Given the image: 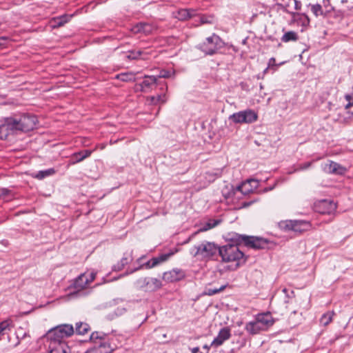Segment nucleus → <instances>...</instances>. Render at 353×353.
Wrapping results in <instances>:
<instances>
[{
	"mask_svg": "<svg viewBox=\"0 0 353 353\" xmlns=\"http://www.w3.org/2000/svg\"><path fill=\"white\" fill-rule=\"evenodd\" d=\"M37 119L34 115L24 114L19 119L8 118L4 124L0 126V132L4 131L5 134L1 138L6 137L10 133L17 131L28 132L35 127Z\"/></svg>",
	"mask_w": 353,
	"mask_h": 353,
	"instance_id": "obj_1",
	"label": "nucleus"
},
{
	"mask_svg": "<svg viewBox=\"0 0 353 353\" xmlns=\"http://www.w3.org/2000/svg\"><path fill=\"white\" fill-rule=\"evenodd\" d=\"M90 339L94 347L86 353H94L97 350L99 353H112L117 348V345L114 343V337L104 332H94L90 335Z\"/></svg>",
	"mask_w": 353,
	"mask_h": 353,
	"instance_id": "obj_2",
	"label": "nucleus"
},
{
	"mask_svg": "<svg viewBox=\"0 0 353 353\" xmlns=\"http://www.w3.org/2000/svg\"><path fill=\"white\" fill-rule=\"evenodd\" d=\"M219 247L214 243L203 241L197 245H194L190 248V254L201 259H208L216 255L218 252Z\"/></svg>",
	"mask_w": 353,
	"mask_h": 353,
	"instance_id": "obj_3",
	"label": "nucleus"
},
{
	"mask_svg": "<svg viewBox=\"0 0 353 353\" xmlns=\"http://www.w3.org/2000/svg\"><path fill=\"white\" fill-rule=\"evenodd\" d=\"M218 252L224 262L239 261L243 256V253L236 245L228 244L219 248Z\"/></svg>",
	"mask_w": 353,
	"mask_h": 353,
	"instance_id": "obj_4",
	"label": "nucleus"
},
{
	"mask_svg": "<svg viewBox=\"0 0 353 353\" xmlns=\"http://www.w3.org/2000/svg\"><path fill=\"white\" fill-rule=\"evenodd\" d=\"M74 332V330L72 325H60L49 330L47 334V338L48 339L65 341V338L70 336Z\"/></svg>",
	"mask_w": 353,
	"mask_h": 353,
	"instance_id": "obj_5",
	"label": "nucleus"
},
{
	"mask_svg": "<svg viewBox=\"0 0 353 353\" xmlns=\"http://www.w3.org/2000/svg\"><path fill=\"white\" fill-rule=\"evenodd\" d=\"M134 285L137 288L145 292H154L162 286L159 279L152 277H141L136 281Z\"/></svg>",
	"mask_w": 353,
	"mask_h": 353,
	"instance_id": "obj_6",
	"label": "nucleus"
},
{
	"mask_svg": "<svg viewBox=\"0 0 353 353\" xmlns=\"http://www.w3.org/2000/svg\"><path fill=\"white\" fill-rule=\"evenodd\" d=\"M229 119L235 123H252L257 120L258 116L254 110L248 109L234 113Z\"/></svg>",
	"mask_w": 353,
	"mask_h": 353,
	"instance_id": "obj_7",
	"label": "nucleus"
},
{
	"mask_svg": "<svg viewBox=\"0 0 353 353\" xmlns=\"http://www.w3.org/2000/svg\"><path fill=\"white\" fill-rule=\"evenodd\" d=\"M97 272L92 271L80 274L74 281V288L77 290V292L72 293L71 295H77L79 291L87 288L92 282L96 276Z\"/></svg>",
	"mask_w": 353,
	"mask_h": 353,
	"instance_id": "obj_8",
	"label": "nucleus"
},
{
	"mask_svg": "<svg viewBox=\"0 0 353 353\" xmlns=\"http://www.w3.org/2000/svg\"><path fill=\"white\" fill-rule=\"evenodd\" d=\"M221 39L216 34H212L206 39L205 41L200 45L199 48L205 54L212 55L216 52L220 45Z\"/></svg>",
	"mask_w": 353,
	"mask_h": 353,
	"instance_id": "obj_9",
	"label": "nucleus"
},
{
	"mask_svg": "<svg viewBox=\"0 0 353 353\" xmlns=\"http://www.w3.org/2000/svg\"><path fill=\"white\" fill-rule=\"evenodd\" d=\"M285 228L295 232L302 233L311 228L309 221L303 220H290L285 222Z\"/></svg>",
	"mask_w": 353,
	"mask_h": 353,
	"instance_id": "obj_10",
	"label": "nucleus"
},
{
	"mask_svg": "<svg viewBox=\"0 0 353 353\" xmlns=\"http://www.w3.org/2000/svg\"><path fill=\"white\" fill-rule=\"evenodd\" d=\"M49 353H70V349L65 341L48 339Z\"/></svg>",
	"mask_w": 353,
	"mask_h": 353,
	"instance_id": "obj_11",
	"label": "nucleus"
},
{
	"mask_svg": "<svg viewBox=\"0 0 353 353\" xmlns=\"http://www.w3.org/2000/svg\"><path fill=\"white\" fill-rule=\"evenodd\" d=\"M321 168L323 170V172L327 174H334L339 175L344 174L347 171L345 168L332 161H327L322 163Z\"/></svg>",
	"mask_w": 353,
	"mask_h": 353,
	"instance_id": "obj_12",
	"label": "nucleus"
},
{
	"mask_svg": "<svg viewBox=\"0 0 353 353\" xmlns=\"http://www.w3.org/2000/svg\"><path fill=\"white\" fill-rule=\"evenodd\" d=\"M336 210V204L332 200H321L315 204V210L321 214H332Z\"/></svg>",
	"mask_w": 353,
	"mask_h": 353,
	"instance_id": "obj_13",
	"label": "nucleus"
},
{
	"mask_svg": "<svg viewBox=\"0 0 353 353\" xmlns=\"http://www.w3.org/2000/svg\"><path fill=\"white\" fill-rule=\"evenodd\" d=\"M231 336L230 330L228 327H223L220 330L217 336L212 341L210 346L216 348L223 344Z\"/></svg>",
	"mask_w": 353,
	"mask_h": 353,
	"instance_id": "obj_14",
	"label": "nucleus"
},
{
	"mask_svg": "<svg viewBox=\"0 0 353 353\" xmlns=\"http://www.w3.org/2000/svg\"><path fill=\"white\" fill-rule=\"evenodd\" d=\"M185 276L183 270L178 268L165 272L163 275V279L168 283L179 281L183 279Z\"/></svg>",
	"mask_w": 353,
	"mask_h": 353,
	"instance_id": "obj_15",
	"label": "nucleus"
},
{
	"mask_svg": "<svg viewBox=\"0 0 353 353\" xmlns=\"http://www.w3.org/2000/svg\"><path fill=\"white\" fill-rule=\"evenodd\" d=\"M242 240L245 244L254 249L264 248L267 245V241L255 236H242Z\"/></svg>",
	"mask_w": 353,
	"mask_h": 353,
	"instance_id": "obj_16",
	"label": "nucleus"
},
{
	"mask_svg": "<svg viewBox=\"0 0 353 353\" xmlns=\"http://www.w3.org/2000/svg\"><path fill=\"white\" fill-rule=\"evenodd\" d=\"M259 186V181L255 179H249L237 187V190L243 194H248Z\"/></svg>",
	"mask_w": 353,
	"mask_h": 353,
	"instance_id": "obj_17",
	"label": "nucleus"
},
{
	"mask_svg": "<svg viewBox=\"0 0 353 353\" xmlns=\"http://www.w3.org/2000/svg\"><path fill=\"white\" fill-rule=\"evenodd\" d=\"M92 152V150H85L74 153L70 157L69 164L74 165L83 161L85 159L89 157Z\"/></svg>",
	"mask_w": 353,
	"mask_h": 353,
	"instance_id": "obj_18",
	"label": "nucleus"
},
{
	"mask_svg": "<svg viewBox=\"0 0 353 353\" xmlns=\"http://www.w3.org/2000/svg\"><path fill=\"white\" fill-rule=\"evenodd\" d=\"M172 255V253H168L161 254L158 257H154L151 260L148 261L144 265L147 268H152L157 265L167 261Z\"/></svg>",
	"mask_w": 353,
	"mask_h": 353,
	"instance_id": "obj_19",
	"label": "nucleus"
},
{
	"mask_svg": "<svg viewBox=\"0 0 353 353\" xmlns=\"http://www.w3.org/2000/svg\"><path fill=\"white\" fill-rule=\"evenodd\" d=\"M154 27L147 23H139L132 28V31L134 34L143 32L148 34L152 32Z\"/></svg>",
	"mask_w": 353,
	"mask_h": 353,
	"instance_id": "obj_20",
	"label": "nucleus"
},
{
	"mask_svg": "<svg viewBox=\"0 0 353 353\" xmlns=\"http://www.w3.org/2000/svg\"><path fill=\"white\" fill-rule=\"evenodd\" d=\"M157 81V77L156 76H145V79L137 86L140 88L141 91L145 92L146 89L151 88Z\"/></svg>",
	"mask_w": 353,
	"mask_h": 353,
	"instance_id": "obj_21",
	"label": "nucleus"
},
{
	"mask_svg": "<svg viewBox=\"0 0 353 353\" xmlns=\"http://www.w3.org/2000/svg\"><path fill=\"white\" fill-rule=\"evenodd\" d=\"M196 10L193 9H181L177 12L176 17L183 21L196 16Z\"/></svg>",
	"mask_w": 353,
	"mask_h": 353,
	"instance_id": "obj_22",
	"label": "nucleus"
},
{
	"mask_svg": "<svg viewBox=\"0 0 353 353\" xmlns=\"http://www.w3.org/2000/svg\"><path fill=\"white\" fill-rule=\"evenodd\" d=\"M256 319L258 320L261 323H263L266 327H270L274 323L273 319L270 313H264L258 314L256 316Z\"/></svg>",
	"mask_w": 353,
	"mask_h": 353,
	"instance_id": "obj_23",
	"label": "nucleus"
},
{
	"mask_svg": "<svg viewBox=\"0 0 353 353\" xmlns=\"http://www.w3.org/2000/svg\"><path fill=\"white\" fill-rule=\"evenodd\" d=\"M14 324L10 319H7L0 323V335L5 334L6 331H10L13 328Z\"/></svg>",
	"mask_w": 353,
	"mask_h": 353,
	"instance_id": "obj_24",
	"label": "nucleus"
},
{
	"mask_svg": "<svg viewBox=\"0 0 353 353\" xmlns=\"http://www.w3.org/2000/svg\"><path fill=\"white\" fill-rule=\"evenodd\" d=\"M245 330L250 334H256L261 332L259 326L256 323L255 320L248 322L245 325Z\"/></svg>",
	"mask_w": 353,
	"mask_h": 353,
	"instance_id": "obj_25",
	"label": "nucleus"
},
{
	"mask_svg": "<svg viewBox=\"0 0 353 353\" xmlns=\"http://www.w3.org/2000/svg\"><path fill=\"white\" fill-rule=\"evenodd\" d=\"M299 39L298 34L294 31H289L285 32L281 37L283 42L287 43L289 41H296Z\"/></svg>",
	"mask_w": 353,
	"mask_h": 353,
	"instance_id": "obj_26",
	"label": "nucleus"
},
{
	"mask_svg": "<svg viewBox=\"0 0 353 353\" xmlns=\"http://www.w3.org/2000/svg\"><path fill=\"white\" fill-rule=\"evenodd\" d=\"M148 53H145L141 50H132V51L128 52L127 57L129 59H137L143 55V57H141V59H147L146 55H148Z\"/></svg>",
	"mask_w": 353,
	"mask_h": 353,
	"instance_id": "obj_27",
	"label": "nucleus"
},
{
	"mask_svg": "<svg viewBox=\"0 0 353 353\" xmlns=\"http://www.w3.org/2000/svg\"><path fill=\"white\" fill-rule=\"evenodd\" d=\"M90 330V326L85 323H77L76 324V333L78 334H85Z\"/></svg>",
	"mask_w": 353,
	"mask_h": 353,
	"instance_id": "obj_28",
	"label": "nucleus"
},
{
	"mask_svg": "<svg viewBox=\"0 0 353 353\" xmlns=\"http://www.w3.org/2000/svg\"><path fill=\"white\" fill-rule=\"evenodd\" d=\"M132 260L131 256H123L119 263L114 265V270H121L127 264H128Z\"/></svg>",
	"mask_w": 353,
	"mask_h": 353,
	"instance_id": "obj_29",
	"label": "nucleus"
},
{
	"mask_svg": "<svg viewBox=\"0 0 353 353\" xmlns=\"http://www.w3.org/2000/svg\"><path fill=\"white\" fill-rule=\"evenodd\" d=\"M117 79L122 81H132L135 79V74L132 72L121 73L117 75Z\"/></svg>",
	"mask_w": 353,
	"mask_h": 353,
	"instance_id": "obj_30",
	"label": "nucleus"
},
{
	"mask_svg": "<svg viewBox=\"0 0 353 353\" xmlns=\"http://www.w3.org/2000/svg\"><path fill=\"white\" fill-rule=\"evenodd\" d=\"M333 315V312H327L324 314L320 319L321 324L324 326L327 325L332 321Z\"/></svg>",
	"mask_w": 353,
	"mask_h": 353,
	"instance_id": "obj_31",
	"label": "nucleus"
},
{
	"mask_svg": "<svg viewBox=\"0 0 353 353\" xmlns=\"http://www.w3.org/2000/svg\"><path fill=\"white\" fill-rule=\"evenodd\" d=\"M220 223V221L219 220H210L208 222H207L202 228L200 229V231H207L210 229H212L216 225H219Z\"/></svg>",
	"mask_w": 353,
	"mask_h": 353,
	"instance_id": "obj_32",
	"label": "nucleus"
},
{
	"mask_svg": "<svg viewBox=\"0 0 353 353\" xmlns=\"http://www.w3.org/2000/svg\"><path fill=\"white\" fill-rule=\"evenodd\" d=\"M54 172V171L53 169H49V170H44V171H40L37 174L36 177L39 179H42L44 177L53 174Z\"/></svg>",
	"mask_w": 353,
	"mask_h": 353,
	"instance_id": "obj_33",
	"label": "nucleus"
},
{
	"mask_svg": "<svg viewBox=\"0 0 353 353\" xmlns=\"http://www.w3.org/2000/svg\"><path fill=\"white\" fill-rule=\"evenodd\" d=\"M311 10L312 12L314 14V15L316 17L323 14V9L321 6L319 4L312 5Z\"/></svg>",
	"mask_w": 353,
	"mask_h": 353,
	"instance_id": "obj_34",
	"label": "nucleus"
},
{
	"mask_svg": "<svg viewBox=\"0 0 353 353\" xmlns=\"http://www.w3.org/2000/svg\"><path fill=\"white\" fill-rule=\"evenodd\" d=\"M71 18V16L63 15L61 17L57 19V24L58 26H63L65 23H67L69 19Z\"/></svg>",
	"mask_w": 353,
	"mask_h": 353,
	"instance_id": "obj_35",
	"label": "nucleus"
},
{
	"mask_svg": "<svg viewBox=\"0 0 353 353\" xmlns=\"http://www.w3.org/2000/svg\"><path fill=\"white\" fill-rule=\"evenodd\" d=\"M345 99L347 101V103L345 105V108L346 110L349 109L352 106H353V94H345Z\"/></svg>",
	"mask_w": 353,
	"mask_h": 353,
	"instance_id": "obj_36",
	"label": "nucleus"
},
{
	"mask_svg": "<svg viewBox=\"0 0 353 353\" xmlns=\"http://www.w3.org/2000/svg\"><path fill=\"white\" fill-rule=\"evenodd\" d=\"M16 334H17V338L19 340L24 339L27 336L26 332L24 330V329L22 327H19L17 329V330L16 332Z\"/></svg>",
	"mask_w": 353,
	"mask_h": 353,
	"instance_id": "obj_37",
	"label": "nucleus"
},
{
	"mask_svg": "<svg viewBox=\"0 0 353 353\" xmlns=\"http://www.w3.org/2000/svg\"><path fill=\"white\" fill-rule=\"evenodd\" d=\"M224 289H225V286H221L219 289H208V292H207V294L209 296H212V295H214L215 294H217V293L221 292Z\"/></svg>",
	"mask_w": 353,
	"mask_h": 353,
	"instance_id": "obj_38",
	"label": "nucleus"
},
{
	"mask_svg": "<svg viewBox=\"0 0 353 353\" xmlns=\"http://www.w3.org/2000/svg\"><path fill=\"white\" fill-rule=\"evenodd\" d=\"M158 78H169L171 77V73L167 70H161L158 76H156Z\"/></svg>",
	"mask_w": 353,
	"mask_h": 353,
	"instance_id": "obj_39",
	"label": "nucleus"
},
{
	"mask_svg": "<svg viewBox=\"0 0 353 353\" xmlns=\"http://www.w3.org/2000/svg\"><path fill=\"white\" fill-rule=\"evenodd\" d=\"M156 99H157V103H164L167 101V97H166L165 94H159L157 97H156Z\"/></svg>",
	"mask_w": 353,
	"mask_h": 353,
	"instance_id": "obj_40",
	"label": "nucleus"
},
{
	"mask_svg": "<svg viewBox=\"0 0 353 353\" xmlns=\"http://www.w3.org/2000/svg\"><path fill=\"white\" fill-rule=\"evenodd\" d=\"M199 18L201 23H211L213 19L212 17H210L209 19L208 17H206L205 16H199Z\"/></svg>",
	"mask_w": 353,
	"mask_h": 353,
	"instance_id": "obj_41",
	"label": "nucleus"
},
{
	"mask_svg": "<svg viewBox=\"0 0 353 353\" xmlns=\"http://www.w3.org/2000/svg\"><path fill=\"white\" fill-rule=\"evenodd\" d=\"M283 293H285V294L288 298V299H291V300L293 299L294 295V291H292V290L289 291L288 289L283 288Z\"/></svg>",
	"mask_w": 353,
	"mask_h": 353,
	"instance_id": "obj_42",
	"label": "nucleus"
},
{
	"mask_svg": "<svg viewBox=\"0 0 353 353\" xmlns=\"http://www.w3.org/2000/svg\"><path fill=\"white\" fill-rule=\"evenodd\" d=\"M312 165V162H306L301 165H300L299 169L300 170H306L309 168Z\"/></svg>",
	"mask_w": 353,
	"mask_h": 353,
	"instance_id": "obj_43",
	"label": "nucleus"
},
{
	"mask_svg": "<svg viewBox=\"0 0 353 353\" xmlns=\"http://www.w3.org/2000/svg\"><path fill=\"white\" fill-rule=\"evenodd\" d=\"M255 321H256V323H257V325L259 326L261 331H265V330H268V327H266V326H265V325H263V323H260L258 320H256V319H255Z\"/></svg>",
	"mask_w": 353,
	"mask_h": 353,
	"instance_id": "obj_44",
	"label": "nucleus"
},
{
	"mask_svg": "<svg viewBox=\"0 0 353 353\" xmlns=\"http://www.w3.org/2000/svg\"><path fill=\"white\" fill-rule=\"evenodd\" d=\"M9 192V190L6 188H0V198L2 196L7 195Z\"/></svg>",
	"mask_w": 353,
	"mask_h": 353,
	"instance_id": "obj_45",
	"label": "nucleus"
},
{
	"mask_svg": "<svg viewBox=\"0 0 353 353\" xmlns=\"http://www.w3.org/2000/svg\"><path fill=\"white\" fill-rule=\"evenodd\" d=\"M148 101H150V103L152 104L157 103L156 97H150L148 98Z\"/></svg>",
	"mask_w": 353,
	"mask_h": 353,
	"instance_id": "obj_46",
	"label": "nucleus"
},
{
	"mask_svg": "<svg viewBox=\"0 0 353 353\" xmlns=\"http://www.w3.org/2000/svg\"><path fill=\"white\" fill-rule=\"evenodd\" d=\"M275 59L274 58H271L270 60H269V63H268V66L269 67H271L272 65H275Z\"/></svg>",
	"mask_w": 353,
	"mask_h": 353,
	"instance_id": "obj_47",
	"label": "nucleus"
},
{
	"mask_svg": "<svg viewBox=\"0 0 353 353\" xmlns=\"http://www.w3.org/2000/svg\"><path fill=\"white\" fill-rule=\"evenodd\" d=\"M210 347H212L210 346V345H208V344L204 345L203 347V349H205L208 350V353H210L209 350H210Z\"/></svg>",
	"mask_w": 353,
	"mask_h": 353,
	"instance_id": "obj_48",
	"label": "nucleus"
},
{
	"mask_svg": "<svg viewBox=\"0 0 353 353\" xmlns=\"http://www.w3.org/2000/svg\"><path fill=\"white\" fill-rule=\"evenodd\" d=\"M199 351V348L198 347H193L192 350H191V352L192 353H198Z\"/></svg>",
	"mask_w": 353,
	"mask_h": 353,
	"instance_id": "obj_49",
	"label": "nucleus"
},
{
	"mask_svg": "<svg viewBox=\"0 0 353 353\" xmlns=\"http://www.w3.org/2000/svg\"><path fill=\"white\" fill-rule=\"evenodd\" d=\"M141 266H139V268H135V269H134V270H131L130 272H126L125 274H126V275H127V274H128L133 273L134 272H135V271H137V270H138L141 269Z\"/></svg>",
	"mask_w": 353,
	"mask_h": 353,
	"instance_id": "obj_50",
	"label": "nucleus"
},
{
	"mask_svg": "<svg viewBox=\"0 0 353 353\" xmlns=\"http://www.w3.org/2000/svg\"><path fill=\"white\" fill-rule=\"evenodd\" d=\"M295 8H296V10L299 9V5L297 4V3H296V6H295Z\"/></svg>",
	"mask_w": 353,
	"mask_h": 353,
	"instance_id": "obj_51",
	"label": "nucleus"
},
{
	"mask_svg": "<svg viewBox=\"0 0 353 353\" xmlns=\"http://www.w3.org/2000/svg\"><path fill=\"white\" fill-rule=\"evenodd\" d=\"M163 337L164 339H165V338H166V334H163Z\"/></svg>",
	"mask_w": 353,
	"mask_h": 353,
	"instance_id": "obj_52",
	"label": "nucleus"
},
{
	"mask_svg": "<svg viewBox=\"0 0 353 353\" xmlns=\"http://www.w3.org/2000/svg\"><path fill=\"white\" fill-rule=\"evenodd\" d=\"M347 0H342V2L344 3V2H346Z\"/></svg>",
	"mask_w": 353,
	"mask_h": 353,
	"instance_id": "obj_53",
	"label": "nucleus"
},
{
	"mask_svg": "<svg viewBox=\"0 0 353 353\" xmlns=\"http://www.w3.org/2000/svg\"><path fill=\"white\" fill-rule=\"evenodd\" d=\"M351 114H352V117H353V112H351Z\"/></svg>",
	"mask_w": 353,
	"mask_h": 353,
	"instance_id": "obj_54",
	"label": "nucleus"
}]
</instances>
